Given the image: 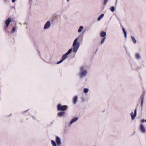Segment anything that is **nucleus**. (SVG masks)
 Wrapping results in <instances>:
<instances>
[{
	"label": "nucleus",
	"mask_w": 146,
	"mask_h": 146,
	"mask_svg": "<svg viewBox=\"0 0 146 146\" xmlns=\"http://www.w3.org/2000/svg\"><path fill=\"white\" fill-rule=\"evenodd\" d=\"M79 38V37H78L74 40L72 45L73 47V50L75 53L77 52L80 45V43L78 42Z\"/></svg>",
	"instance_id": "nucleus-1"
},
{
	"label": "nucleus",
	"mask_w": 146,
	"mask_h": 146,
	"mask_svg": "<svg viewBox=\"0 0 146 146\" xmlns=\"http://www.w3.org/2000/svg\"><path fill=\"white\" fill-rule=\"evenodd\" d=\"M145 92L143 91L141 96L139 100V103L138 104L140 110L141 111L142 110L143 105L144 101V96Z\"/></svg>",
	"instance_id": "nucleus-2"
},
{
	"label": "nucleus",
	"mask_w": 146,
	"mask_h": 146,
	"mask_svg": "<svg viewBox=\"0 0 146 146\" xmlns=\"http://www.w3.org/2000/svg\"><path fill=\"white\" fill-rule=\"evenodd\" d=\"M87 73L86 70L84 69L83 67H82L80 69V75L82 78L85 76Z\"/></svg>",
	"instance_id": "nucleus-3"
},
{
	"label": "nucleus",
	"mask_w": 146,
	"mask_h": 146,
	"mask_svg": "<svg viewBox=\"0 0 146 146\" xmlns=\"http://www.w3.org/2000/svg\"><path fill=\"white\" fill-rule=\"evenodd\" d=\"M139 130L142 133L144 134L146 133V128L143 124H141L139 125Z\"/></svg>",
	"instance_id": "nucleus-4"
},
{
	"label": "nucleus",
	"mask_w": 146,
	"mask_h": 146,
	"mask_svg": "<svg viewBox=\"0 0 146 146\" xmlns=\"http://www.w3.org/2000/svg\"><path fill=\"white\" fill-rule=\"evenodd\" d=\"M67 106L64 105L62 106L60 104H59L57 106V109L58 111H62L66 110L67 109Z\"/></svg>",
	"instance_id": "nucleus-5"
},
{
	"label": "nucleus",
	"mask_w": 146,
	"mask_h": 146,
	"mask_svg": "<svg viewBox=\"0 0 146 146\" xmlns=\"http://www.w3.org/2000/svg\"><path fill=\"white\" fill-rule=\"evenodd\" d=\"M136 112H137V109L136 108L135 110L133 112H131L130 113L131 116V119L132 120H134L135 117L136 115Z\"/></svg>",
	"instance_id": "nucleus-6"
},
{
	"label": "nucleus",
	"mask_w": 146,
	"mask_h": 146,
	"mask_svg": "<svg viewBox=\"0 0 146 146\" xmlns=\"http://www.w3.org/2000/svg\"><path fill=\"white\" fill-rule=\"evenodd\" d=\"M50 25V22L49 21H47L44 26V29H46L49 28Z\"/></svg>",
	"instance_id": "nucleus-7"
},
{
	"label": "nucleus",
	"mask_w": 146,
	"mask_h": 146,
	"mask_svg": "<svg viewBox=\"0 0 146 146\" xmlns=\"http://www.w3.org/2000/svg\"><path fill=\"white\" fill-rule=\"evenodd\" d=\"M56 142L58 145H60L61 144V139L59 137H57L56 138Z\"/></svg>",
	"instance_id": "nucleus-8"
},
{
	"label": "nucleus",
	"mask_w": 146,
	"mask_h": 146,
	"mask_svg": "<svg viewBox=\"0 0 146 146\" xmlns=\"http://www.w3.org/2000/svg\"><path fill=\"white\" fill-rule=\"evenodd\" d=\"M11 21V19L10 18H8V19L6 21L5 24L6 25V27L7 28L9 26V24Z\"/></svg>",
	"instance_id": "nucleus-9"
},
{
	"label": "nucleus",
	"mask_w": 146,
	"mask_h": 146,
	"mask_svg": "<svg viewBox=\"0 0 146 146\" xmlns=\"http://www.w3.org/2000/svg\"><path fill=\"white\" fill-rule=\"evenodd\" d=\"M78 117H75L74 118H73L70 122V124H72L74 122L76 121L78 119Z\"/></svg>",
	"instance_id": "nucleus-10"
},
{
	"label": "nucleus",
	"mask_w": 146,
	"mask_h": 146,
	"mask_svg": "<svg viewBox=\"0 0 146 146\" xmlns=\"http://www.w3.org/2000/svg\"><path fill=\"white\" fill-rule=\"evenodd\" d=\"M106 35V33L104 31H102L100 33V35L102 37H104Z\"/></svg>",
	"instance_id": "nucleus-11"
},
{
	"label": "nucleus",
	"mask_w": 146,
	"mask_h": 146,
	"mask_svg": "<svg viewBox=\"0 0 146 146\" xmlns=\"http://www.w3.org/2000/svg\"><path fill=\"white\" fill-rule=\"evenodd\" d=\"M65 114V112L64 111H61L59 112L58 114V115L60 117H62Z\"/></svg>",
	"instance_id": "nucleus-12"
},
{
	"label": "nucleus",
	"mask_w": 146,
	"mask_h": 146,
	"mask_svg": "<svg viewBox=\"0 0 146 146\" xmlns=\"http://www.w3.org/2000/svg\"><path fill=\"white\" fill-rule=\"evenodd\" d=\"M84 27L82 26H80L78 30V32L79 33L81 32L84 29Z\"/></svg>",
	"instance_id": "nucleus-13"
},
{
	"label": "nucleus",
	"mask_w": 146,
	"mask_h": 146,
	"mask_svg": "<svg viewBox=\"0 0 146 146\" xmlns=\"http://www.w3.org/2000/svg\"><path fill=\"white\" fill-rule=\"evenodd\" d=\"M104 14H102L98 18L97 20L98 21H100L102 18L104 17Z\"/></svg>",
	"instance_id": "nucleus-14"
},
{
	"label": "nucleus",
	"mask_w": 146,
	"mask_h": 146,
	"mask_svg": "<svg viewBox=\"0 0 146 146\" xmlns=\"http://www.w3.org/2000/svg\"><path fill=\"white\" fill-rule=\"evenodd\" d=\"M131 37L132 40L133 41V43L134 44L136 43V41L135 39V38H134V37L132 36H131Z\"/></svg>",
	"instance_id": "nucleus-15"
},
{
	"label": "nucleus",
	"mask_w": 146,
	"mask_h": 146,
	"mask_svg": "<svg viewBox=\"0 0 146 146\" xmlns=\"http://www.w3.org/2000/svg\"><path fill=\"white\" fill-rule=\"evenodd\" d=\"M77 100H78V97L77 96H75L74 97V100H73V102L74 104H76V102L77 101Z\"/></svg>",
	"instance_id": "nucleus-16"
},
{
	"label": "nucleus",
	"mask_w": 146,
	"mask_h": 146,
	"mask_svg": "<svg viewBox=\"0 0 146 146\" xmlns=\"http://www.w3.org/2000/svg\"><path fill=\"white\" fill-rule=\"evenodd\" d=\"M68 55V54L66 53L63 55L62 56V58L63 60L66 59L67 58V56Z\"/></svg>",
	"instance_id": "nucleus-17"
},
{
	"label": "nucleus",
	"mask_w": 146,
	"mask_h": 146,
	"mask_svg": "<svg viewBox=\"0 0 146 146\" xmlns=\"http://www.w3.org/2000/svg\"><path fill=\"white\" fill-rule=\"evenodd\" d=\"M122 30L123 31V32L124 35V37L125 38H126L127 37V33L125 31L124 28H123Z\"/></svg>",
	"instance_id": "nucleus-18"
},
{
	"label": "nucleus",
	"mask_w": 146,
	"mask_h": 146,
	"mask_svg": "<svg viewBox=\"0 0 146 146\" xmlns=\"http://www.w3.org/2000/svg\"><path fill=\"white\" fill-rule=\"evenodd\" d=\"M51 143L52 145L53 146H57L56 143L54 140H51Z\"/></svg>",
	"instance_id": "nucleus-19"
},
{
	"label": "nucleus",
	"mask_w": 146,
	"mask_h": 146,
	"mask_svg": "<svg viewBox=\"0 0 146 146\" xmlns=\"http://www.w3.org/2000/svg\"><path fill=\"white\" fill-rule=\"evenodd\" d=\"M137 60H141L142 59V58L141 55L138 53L137 55Z\"/></svg>",
	"instance_id": "nucleus-20"
},
{
	"label": "nucleus",
	"mask_w": 146,
	"mask_h": 146,
	"mask_svg": "<svg viewBox=\"0 0 146 146\" xmlns=\"http://www.w3.org/2000/svg\"><path fill=\"white\" fill-rule=\"evenodd\" d=\"M111 10L112 12H114L115 10V7L113 6L111 8Z\"/></svg>",
	"instance_id": "nucleus-21"
},
{
	"label": "nucleus",
	"mask_w": 146,
	"mask_h": 146,
	"mask_svg": "<svg viewBox=\"0 0 146 146\" xmlns=\"http://www.w3.org/2000/svg\"><path fill=\"white\" fill-rule=\"evenodd\" d=\"M72 48H70V49H69L68 50V52L66 53H67L68 54H70L71 52H72Z\"/></svg>",
	"instance_id": "nucleus-22"
},
{
	"label": "nucleus",
	"mask_w": 146,
	"mask_h": 146,
	"mask_svg": "<svg viewBox=\"0 0 146 146\" xmlns=\"http://www.w3.org/2000/svg\"><path fill=\"white\" fill-rule=\"evenodd\" d=\"M106 37H104L101 40V44H102L104 42L105 40L106 39Z\"/></svg>",
	"instance_id": "nucleus-23"
},
{
	"label": "nucleus",
	"mask_w": 146,
	"mask_h": 146,
	"mask_svg": "<svg viewBox=\"0 0 146 146\" xmlns=\"http://www.w3.org/2000/svg\"><path fill=\"white\" fill-rule=\"evenodd\" d=\"M89 91V90L88 88H85L84 90V92L85 93H87Z\"/></svg>",
	"instance_id": "nucleus-24"
},
{
	"label": "nucleus",
	"mask_w": 146,
	"mask_h": 146,
	"mask_svg": "<svg viewBox=\"0 0 146 146\" xmlns=\"http://www.w3.org/2000/svg\"><path fill=\"white\" fill-rule=\"evenodd\" d=\"M104 5H106L108 1V0H104Z\"/></svg>",
	"instance_id": "nucleus-25"
},
{
	"label": "nucleus",
	"mask_w": 146,
	"mask_h": 146,
	"mask_svg": "<svg viewBox=\"0 0 146 146\" xmlns=\"http://www.w3.org/2000/svg\"><path fill=\"white\" fill-rule=\"evenodd\" d=\"M140 122L141 123V124H142V123H143L145 122V119H142L140 121Z\"/></svg>",
	"instance_id": "nucleus-26"
},
{
	"label": "nucleus",
	"mask_w": 146,
	"mask_h": 146,
	"mask_svg": "<svg viewBox=\"0 0 146 146\" xmlns=\"http://www.w3.org/2000/svg\"><path fill=\"white\" fill-rule=\"evenodd\" d=\"M63 61V60H60L57 63V64H60V63H62Z\"/></svg>",
	"instance_id": "nucleus-27"
},
{
	"label": "nucleus",
	"mask_w": 146,
	"mask_h": 146,
	"mask_svg": "<svg viewBox=\"0 0 146 146\" xmlns=\"http://www.w3.org/2000/svg\"><path fill=\"white\" fill-rule=\"evenodd\" d=\"M15 30H16L15 28V27H13V30H12L13 32H15Z\"/></svg>",
	"instance_id": "nucleus-28"
},
{
	"label": "nucleus",
	"mask_w": 146,
	"mask_h": 146,
	"mask_svg": "<svg viewBox=\"0 0 146 146\" xmlns=\"http://www.w3.org/2000/svg\"><path fill=\"white\" fill-rule=\"evenodd\" d=\"M15 1L16 0H12V1L13 3H14L15 2Z\"/></svg>",
	"instance_id": "nucleus-29"
},
{
	"label": "nucleus",
	"mask_w": 146,
	"mask_h": 146,
	"mask_svg": "<svg viewBox=\"0 0 146 146\" xmlns=\"http://www.w3.org/2000/svg\"><path fill=\"white\" fill-rule=\"evenodd\" d=\"M135 57L136 58H137V54H135Z\"/></svg>",
	"instance_id": "nucleus-30"
},
{
	"label": "nucleus",
	"mask_w": 146,
	"mask_h": 146,
	"mask_svg": "<svg viewBox=\"0 0 146 146\" xmlns=\"http://www.w3.org/2000/svg\"><path fill=\"white\" fill-rule=\"evenodd\" d=\"M70 0H67V1L68 2H69V1H70Z\"/></svg>",
	"instance_id": "nucleus-31"
},
{
	"label": "nucleus",
	"mask_w": 146,
	"mask_h": 146,
	"mask_svg": "<svg viewBox=\"0 0 146 146\" xmlns=\"http://www.w3.org/2000/svg\"><path fill=\"white\" fill-rule=\"evenodd\" d=\"M145 122H146V119H145Z\"/></svg>",
	"instance_id": "nucleus-32"
}]
</instances>
